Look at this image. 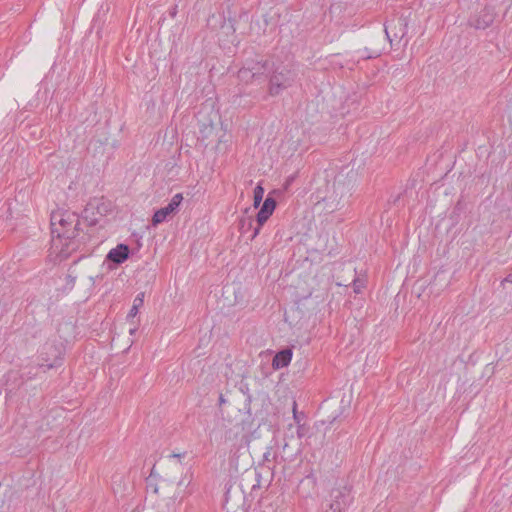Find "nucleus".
Returning <instances> with one entry per match:
<instances>
[{"instance_id": "obj_1", "label": "nucleus", "mask_w": 512, "mask_h": 512, "mask_svg": "<svg viewBox=\"0 0 512 512\" xmlns=\"http://www.w3.org/2000/svg\"><path fill=\"white\" fill-rule=\"evenodd\" d=\"M51 255L55 260L63 261L87 240V236L80 228L79 216L71 211L57 210L51 213Z\"/></svg>"}, {"instance_id": "obj_2", "label": "nucleus", "mask_w": 512, "mask_h": 512, "mask_svg": "<svg viewBox=\"0 0 512 512\" xmlns=\"http://www.w3.org/2000/svg\"><path fill=\"white\" fill-rule=\"evenodd\" d=\"M270 72L268 91L271 96H277L291 87L297 77L295 69L290 64H279L277 66L272 64Z\"/></svg>"}, {"instance_id": "obj_3", "label": "nucleus", "mask_w": 512, "mask_h": 512, "mask_svg": "<svg viewBox=\"0 0 512 512\" xmlns=\"http://www.w3.org/2000/svg\"><path fill=\"white\" fill-rule=\"evenodd\" d=\"M262 475L261 472L255 468L250 467L245 469L239 477L226 487V499L229 498L234 486L236 485L242 494H250L261 487Z\"/></svg>"}, {"instance_id": "obj_4", "label": "nucleus", "mask_w": 512, "mask_h": 512, "mask_svg": "<svg viewBox=\"0 0 512 512\" xmlns=\"http://www.w3.org/2000/svg\"><path fill=\"white\" fill-rule=\"evenodd\" d=\"M353 501L351 487L346 483H338L329 494V504H336L345 510Z\"/></svg>"}, {"instance_id": "obj_5", "label": "nucleus", "mask_w": 512, "mask_h": 512, "mask_svg": "<svg viewBox=\"0 0 512 512\" xmlns=\"http://www.w3.org/2000/svg\"><path fill=\"white\" fill-rule=\"evenodd\" d=\"M182 200L183 195L181 193L175 194L165 207L160 208L154 213L152 217V224L156 226L164 222L168 216H170L171 214L175 213L178 210Z\"/></svg>"}, {"instance_id": "obj_6", "label": "nucleus", "mask_w": 512, "mask_h": 512, "mask_svg": "<svg viewBox=\"0 0 512 512\" xmlns=\"http://www.w3.org/2000/svg\"><path fill=\"white\" fill-rule=\"evenodd\" d=\"M276 207V201L272 197H267L264 200V203L257 213L256 221H257V227L254 229L252 238L256 237L259 234L261 226L269 219V217L272 215Z\"/></svg>"}, {"instance_id": "obj_7", "label": "nucleus", "mask_w": 512, "mask_h": 512, "mask_svg": "<svg viewBox=\"0 0 512 512\" xmlns=\"http://www.w3.org/2000/svg\"><path fill=\"white\" fill-rule=\"evenodd\" d=\"M495 18L493 9L485 7L478 14H475L469 19V25L475 29H486L489 27Z\"/></svg>"}, {"instance_id": "obj_8", "label": "nucleus", "mask_w": 512, "mask_h": 512, "mask_svg": "<svg viewBox=\"0 0 512 512\" xmlns=\"http://www.w3.org/2000/svg\"><path fill=\"white\" fill-rule=\"evenodd\" d=\"M129 254V246L121 243L108 252L106 259L115 264H122L129 258Z\"/></svg>"}, {"instance_id": "obj_9", "label": "nucleus", "mask_w": 512, "mask_h": 512, "mask_svg": "<svg viewBox=\"0 0 512 512\" xmlns=\"http://www.w3.org/2000/svg\"><path fill=\"white\" fill-rule=\"evenodd\" d=\"M246 67H248L249 70H252V74H254L256 77L266 73H270V71L272 70V64L267 60L248 61L246 63Z\"/></svg>"}, {"instance_id": "obj_10", "label": "nucleus", "mask_w": 512, "mask_h": 512, "mask_svg": "<svg viewBox=\"0 0 512 512\" xmlns=\"http://www.w3.org/2000/svg\"><path fill=\"white\" fill-rule=\"evenodd\" d=\"M292 359V351L290 349H284L278 352L273 360H272V366L274 369H281L283 367H286Z\"/></svg>"}, {"instance_id": "obj_11", "label": "nucleus", "mask_w": 512, "mask_h": 512, "mask_svg": "<svg viewBox=\"0 0 512 512\" xmlns=\"http://www.w3.org/2000/svg\"><path fill=\"white\" fill-rule=\"evenodd\" d=\"M247 433L246 423L242 420L226 431V438L231 441L237 440L238 438L244 439Z\"/></svg>"}, {"instance_id": "obj_12", "label": "nucleus", "mask_w": 512, "mask_h": 512, "mask_svg": "<svg viewBox=\"0 0 512 512\" xmlns=\"http://www.w3.org/2000/svg\"><path fill=\"white\" fill-rule=\"evenodd\" d=\"M143 298H144V294H139L136 296V298L134 299V302H133V306L131 307L127 317L128 318H134L137 313H138V310H139V307H141L143 305Z\"/></svg>"}, {"instance_id": "obj_13", "label": "nucleus", "mask_w": 512, "mask_h": 512, "mask_svg": "<svg viewBox=\"0 0 512 512\" xmlns=\"http://www.w3.org/2000/svg\"><path fill=\"white\" fill-rule=\"evenodd\" d=\"M252 70H249L248 67L244 66L238 71V78L240 81L249 83L252 81L256 76L252 74Z\"/></svg>"}, {"instance_id": "obj_14", "label": "nucleus", "mask_w": 512, "mask_h": 512, "mask_svg": "<svg viewBox=\"0 0 512 512\" xmlns=\"http://www.w3.org/2000/svg\"><path fill=\"white\" fill-rule=\"evenodd\" d=\"M263 196H264V188L260 184H258L254 188V192H253V206H254V208H258L259 207L260 203L262 202Z\"/></svg>"}, {"instance_id": "obj_15", "label": "nucleus", "mask_w": 512, "mask_h": 512, "mask_svg": "<svg viewBox=\"0 0 512 512\" xmlns=\"http://www.w3.org/2000/svg\"><path fill=\"white\" fill-rule=\"evenodd\" d=\"M392 26L393 23H389L388 25L385 26V33L390 43H392L394 40H401V38L404 36V32H401L400 35L398 34V32H394L393 35H391Z\"/></svg>"}, {"instance_id": "obj_16", "label": "nucleus", "mask_w": 512, "mask_h": 512, "mask_svg": "<svg viewBox=\"0 0 512 512\" xmlns=\"http://www.w3.org/2000/svg\"><path fill=\"white\" fill-rule=\"evenodd\" d=\"M61 364V358L59 356H55V358L53 359V361L49 362V363H39V367L40 368H44V371H46L47 369H51V368H54V367H57Z\"/></svg>"}, {"instance_id": "obj_17", "label": "nucleus", "mask_w": 512, "mask_h": 512, "mask_svg": "<svg viewBox=\"0 0 512 512\" xmlns=\"http://www.w3.org/2000/svg\"><path fill=\"white\" fill-rule=\"evenodd\" d=\"M252 218L250 216L244 217L240 220V229L242 233H245L252 226Z\"/></svg>"}, {"instance_id": "obj_18", "label": "nucleus", "mask_w": 512, "mask_h": 512, "mask_svg": "<svg viewBox=\"0 0 512 512\" xmlns=\"http://www.w3.org/2000/svg\"><path fill=\"white\" fill-rule=\"evenodd\" d=\"M364 287V282L360 279L353 280V289L355 293H360L362 288Z\"/></svg>"}, {"instance_id": "obj_19", "label": "nucleus", "mask_w": 512, "mask_h": 512, "mask_svg": "<svg viewBox=\"0 0 512 512\" xmlns=\"http://www.w3.org/2000/svg\"><path fill=\"white\" fill-rule=\"evenodd\" d=\"M75 282H76L75 276H72L71 274H68L66 276V288L67 289L71 290L74 287Z\"/></svg>"}, {"instance_id": "obj_20", "label": "nucleus", "mask_w": 512, "mask_h": 512, "mask_svg": "<svg viewBox=\"0 0 512 512\" xmlns=\"http://www.w3.org/2000/svg\"><path fill=\"white\" fill-rule=\"evenodd\" d=\"M222 28L227 29L228 32H232V33L235 32L234 23L231 19H229L228 22H225L224 25L222 26Z\"/></svg>"}, {"instance_id": "obj_21", "label": "nucleus", "mask_w": 512, "mask_h": 512, "mask_svg": "<svg viewBox=\"0 0 512 512\" xmlns=\"http://www.w3.org/2000/svg\"><path fill=\"white\" fill-rule=\"evenodd\" d=\"M344 510L338 508L336 504H328V507L324 510V512H343Z\"/></svg>"}, {"instance_id": "obj_22", "label": "nucleus", "mask_w": 512, "mask_h": 512, "mask_svg": "<svg viewBox=\"0 0 512 512\" xmlns=\"http://www.w3.org/2000/svg\"><path fill=\"white\" fill-rule=\"evenodd\" d=\"M305 434H306V428L303 425H299L298 429H297V436L299 438H302L305 436Z\"/></svg>"}, {"instance_id": "obj_23", "label": "nucleus", "mask_w": 512, "mask_h": 512, "mask_svg": "<svg viewBox=\"0 0 512 512\" xmlns=\"http://www.w3.org/2000/svg\"><path fill=\"white\" fill-rule=\"evenodd\" d=\"M43 350L45 351L44 353H48V351H51V350H55L56 351V347L53 345V344H49V343H46L44 346H43Z\"/></svg>"}, {"instance_id": "obj_24", "label": "nucleus", "mask_w": 512, "mask_h": 512, "mask_svg": "<svg viewBox=\"0 0 512 512\" xmlns=\"http://www.w3.org/2000/svg\"><path fill=\"white\" fill-rule=\"evenodd\" d=\"M296 407H297V404H296V402H294L293 403V417H294V420L299 424L300 419H299V415L297 414Z\"/></svg>"}, {"instance_id": "obj_25", "label": "nucleus", "mask_w": 512, "mask_h": 512, "mask_svg": "<svg viewBox=\"0 0 512 512\" xmlns=\"http://www.w3.org/2000/svg\"><path fill=\"white\" fill-rule=\"evenodd\" d=\"M505 283H511L512 284V273L508 274L501 282L502 285H505Z\"/></svg>"}, {"instance_id": "obj_26", "label": "nucleus", "mask_w": 512, "mask_h": 512, "mask_svg": "<svg viewBox=\"0 0 512 512\" xmlns=\"http://www.w3.org/2000/svg\"><path fill=\"white\" fill-rule=\"evenodd\" d=\"M270 454H271L270 450H268V451H266V452L264 453V455H263V456H264V459H265L266 461H269V456H270Z\"/></svg>"}, {"instance_id": "obj_27", "label": "nucleus", "mask_w": 512, "mask_h": 512, "mask_svg": "<svg viewBox=\"0 0 512 512\" xmlns=\"http://www.w3.org/2000/svg\"><path fill=\"white\" fill-rule=\"evenodd\" d=\"M223 403H225V399H224V396L222 394H220V396H219V404L222 405Z\"/></svg>"}, {"instance_id": "obj_28", "label": "nucleus", "mask_w": 512, "mask_h": 512, "mask_svg": "<svg viewBox=\"0 0 512 512\" xmlns=\"http://www.w3.org/2000/svg\"><path fill=\"white\" fill-rule=\"evenodd\" d=\"M238 99H239V96H238V95L233 96L232 103H233V104H237V103H238Z\"/></svg>"}, {"instance_id": "obj_29", "label": "nucleus", "mask_w": 512, "mask_h": 512, "mask_svg": "<svg viewBox=\"0 0 512 512\" xmlns=\"http://www.w3.org/2000/svg\"><path fill=\"white\" fill-rule=\"evenodd\" d=\"M96 223H97V220H92V221H91V224H92V225H95Z\"/></svg>"}, {"instance_id": "obj_30", "label": "nucleus", "mask_w": 512, "mask_h": 512, "mask_svg": "<svg viewBox=\"0 0 512 512\" xmlns=\"http://www.w3.org/2000/svg\"><path fill=\"white\" fill-rule=\"evenodd\" d=\"M362 57H363V58H370V57H372V56H371V55H367V56H364V55H363Z\"/></svg>"}]
</instances>
